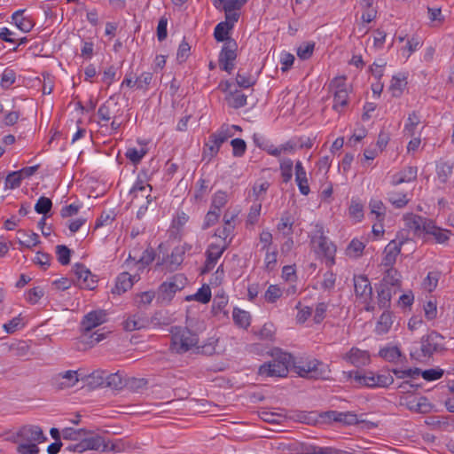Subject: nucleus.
Returning a JSON list of instances; mask_svg holds the SVG:
<instances>
[{
	"label": "nucleus",
	"instance_id": "38",
	"mask_svg": "<svg viewBox=\"0 0 454 454\" xmlns=\"http://www.w3.org/2000/svg\"><path fill=\"white\" fill-rule=\"evenodd\" d=\"M124 386H126V381L119 372L106 376V387L113 389H121Z\"/></svg>",
	"mask_w": 454,
	"mask_h": 454
},
{
	"label": "nucleus",
	"instance_id": "25",
	"mask_svg": "<svg viewBox=\"0 0 454 454\" xmlns=\"http://www.w3.org/2000/svg\"><path fill=\"white\" fill-rule=\"evenodd\" d=\"M417 173L418 168L416 167H407L393 176L392 184L398 185L405 182H411L417 178Z\"/></svg>",
	"mask_w": 454,
	"mask_h": 454
},
{
	"label": "nucleus",
	"instance_id": "35",
	"mask_svg": "<svg viewBox=\"0 0 454 454\" xmlns=\"http://www.w3.org/2000/svg\"><path fill=\"white\" fill-rule=\"evenodd\" d=\"M393 324L392 315L389 311H385L380 317L377 323L376 331L378 333H387L391 328Z\"/></svg>",
	"mask_w": 454,
	"mask_h": 454
},
{
	"label": "nucleus",
	"instance_id": "64",
	"mask_svg": "<svg viewBox=\"0 0 454 454\" xmlns=\"http://www.w3.org/2000/svg\"><path fill=\"white\" fill-rule=\"evenodd\" d=\"M293 222L291 218L286 215L282 216L280 223L278 224V230L282 231L284 235L289 236L293 232Z\"/></svg>",
	"mask_w": 454,
	"mask_h": 454
},
{
	"label": "nucleus",
	"instance_id": "42",
	"mask_svg": "<svg viewBox=\"0 0 454 454\" xmlns=\"http://www.w3.org/2000/svg\"><path fill=\"white\" fill-rule=\"evenodd\" d=\"M29 345L24 340H20L9 346V351L18 357L26 356L29 352Z\"/></svg>",
	"mask_w": 454,
	"mask_h": 454
},
{
	"label": "nucleus",
	"instance_id": "8",
	"mask_svg": "<svg viewBox=\"0 0 454 454\" xmlns=\"http://www.w3.org/2000/svg\"><path fill=\"white\" fill-rule=\"evenodd\" d=\"M329 88L333 91V108L337 112H341L348 105V92L345 77L334 78Z\"/></svg>",
	"mask_w": 454,
	"mask_h": 454
},
{
	"label": "nucleus",
	"instance_id": "46",
	"mask_svg": "<svg viewBox=\"0 0 454 454\" xmlns=\"http://www.w3.org/2000/svg\"><path fill=\"white\" fill-rule=\"evenodd\" d=\"M233 320L241 327H247L250 325V315L245 310L235 309L233 310Z\"/></svg>",
	"mask_w": 454,
	"mask_h": 454
},
{
	"label": "nucleus",
	"instance_id": "57",
	"mask_svg": "<svg viewBox=\"0 0 454 454\" xmlns=\"http://www.w3.org/2000/svg\"><path fill=\"white\" fill-rule=\"evenodd\" d=\"M145 153L146 150L143 148L139 150L137 148H129L125 155L133 164H137L140 162Z\"/></svg>",
	"mask_w": 454,
	"mask_h": 454
},
{
	"label": "nucleus",
	"instance_id": "5",
	"mask_svg": "<svg viewBox=\"0 0 454 454\" xmlns=\"http://www.w3.org/2000/svg\"><path fill=\"white\" fill-rule=\"evenodd\" d=\"M292 355L280 352L272 361L260 366L259 374L267 377H286L292 364Z\"/></svg>",
	"mask_w": 454,
	"mask_h": 454
},
{
	"label": "nucleus",
	"instance_id": "24",
	"mask_svg": "<svg viewBox=\"0 0 454 454\" xmlns=\"http://www.w3.org/2000/svg\"><path fill=\"white\" fill-rule=\"evenodd\" d=\"M117 103L114 102L110 98L104 103L98 110V114L102 121H108L111 119H115L118 111L116 110Z\"/></svg>",
	"mask_w": 454,
	"mask_h": 454
},
{
	"label": "nucleus",
	"instance_id": "49",
	"mask_svg": "<svg viewBox=\"0 0 454 454\" xmlns=\"http://www.w3.org/2000/svg\"><path fill=\"white\" fill-rule=\"evenodd\" d=\"M364 249V245L358 239H353L347 247V254L356 258L360 256Z\"/></svg>",
	"mask_w": 454,
	"mask_h": 454
},
{
	"label": "nucleus",
	"instance_id": "37",
	"mask_svg": "<svg viewBox=\"0 0 454 454\" xmlns=\"http://www.w3.org/2000/svg\"><path fill=\"white\" fill-rule=\"evenodd\" d=\"M83 444L85 445V450H101L106 451L107 446L105 444L104 439L100 436H92L82 439Z\"/></svg>",
	"mask_w": 454,
	"mask_h": 454
},
{
	"label": "nucleus",
	"instance_id": "16",
	"mask_svg": "<svg viewBox=\"0 0 454 454\" xmlns=\"http://www.w3.org/2000/svg\"><path fill=\"white\" fill-rule=\"evenodd\" d=\"M402 245L403 242H396L395 240H392L385 247L384 256L381 262V264L385 268H394L393 266L395 263L396 257L401 252Z\"/></svg>",
	"mask_w": 454,
	"mask_h": 454
},
{
	"label": "nucleus",
	"instance_id": "3",
	"mask_svg": "<svg viewBox=\"0 0 454 454\" xmlns=\"http://www.w3.org/2000/svg\"><path fill=\"white\" fill-rule=\"evenodd\" d=\"M292 365L294 371L302 378L306 379H326L329 372L327 366L317 359H300L295 361L293 357Z\"/></svg>",
	"mask_w": 454,
	"mask_h": 454
},
{
	"label": "nucleus",
	"instance_id": "19",
	"mask_svg": "<svg viewBox=\"0 0 454 454\" xmlns=\"http://www.w3.org/2000/svg\"><path fill=\"white\" fill-rule=\"evenodd\" d=\"M424 232L432 236L438 244H446L450 235V231L436 226L431 220L424 226Z\"/></svg>",
	"mask_w": 454,
	"mask_h": 454
},
{
	"label": "nucleus",
	"instance_id": "58",
	"mask_svg": "<svg viewBox=\"0 0 454 454\" xmlns=\"http://www.w3.org/2000/svg\"><path fill=\"white\" fill-rule=\"evenodd\" d=\"M22 181L21 175L19 171L11 172L5 178V186L9 189L18 188Z\"/></svg>",
	"mask_w": 454,
	"mask_h": 454
},
{
	"label": "nucleus",
	"instance_id": "31",
	"mask_svg": "<svg viewBox=\"0 0 454 454\" xmlns=\"http://www.w3.org/2000/svg\"><path fill=\"white\" fill-rule=\"evenodd\" d=\"M24 12L25 10H19L15 12L12 14V19L19 29L27 33L32 29L33 23L29 19L23 16Z\"/></svg>",
	"mask_w": 454,
	"mask_h": 454
},
{
	"label": "nucleus",
	"instance_id": "50",
	"mask_svg": "<svg viewBox=\"0 0 454 454\" xmlns=\"http://www.w3.org/2000/svg\"><path fill=\"white\" fill-rule=\"evenodd\" d=\"M419 122V116L416 114V112H412L411 114H409L407 123L404 126V132L407 135L412 137L414 135V130Z\"/></svg>",
	"mask_w": 454,
	"mask_h": 454
},
{
	"label": "nucleus",
	"instance_id": "36",
	"mask_svg": "<svg viewBox=\"0 0 454 454\" xmlns=\"http://www.w3.org/2000/svg\"><path fill=\"white\" fill-rule=\"evenodd\" d=\"M185 253L184 247H176L169 256L170 270H175L183 262Z\"/></svg>",
	"mask_w": 454,
	"mask_h": 454
},
{
	"label": "nucleus",
	"instance_id": "11",
	"mask_svg": "<svg viewBox=\"0 0 454 454\" xmlns=\"http://www.w3.org/2000/svg\"><path fill=\"white\" fill-rule=\"evenodd\" d=\"M187 278L183 274H176L172 278L162 283L160 286V298L162 301H170L173 295L184 288Z\"/></svg>",
	"mask_w": 454,
	"mask_h": 454
},
{
	"label": "nucleus",
	"instance_id": "62",
	"mask_svg": "<svg viewBox=\"0 0 454 454\" xmlns=\"http://www.w3.org/2000/svg\"><path fill=\"white\" fill-rule=\"evenodd\" d=\"M15 72L12 69L6 68L2 74L1 86L4 89H8L11 85H12L15 82Z\"/></svg>",
	"mask_w": 454,
	"mask_h": 454
},
{
	"label": "nucleus",
	"instance_id": "6",
	"mask_svg": "<svg viewBox=\"0 0 454 454\" xmlns=\"http://www.w3.org/2000/svg\"><path fill=\"white\" fill-rule=\"evenodd\" d=\"M311 244L315 252L325 258L328 266L334 264L336 247L324 235L322 228L311 238Z\"/></svg>",
	"mask_w": 454,
	"mask_h": 454
},
{
	"label": "nucleus",
	"instance_id": "20",
	"mask_svg": "<svg viewBox=\"0 0 454 454\" xmlns=\"http://www.w3.org/2000/svg\"><path fill=\"white\" fill-rule=\"evenodd\" d=\"M232 136L233 133L230 130L229 126H223L218 133H213L210 135V141L215 144V145H210V156L212 157L215 155L222 144Z\"/></svg>",
	"mask_w": 454,
	"mask_h": 454
},
{
	"label": "nucleus",
	"instance_id": "34",
	"mask_svg": "<svg viewBox=\"0 0 454 454\" xmlns=\"http://www.w3.org/2000/svg\"><path fill=\"white\" fill-rule=\"evenodd\" d=\"M87 386L90 388L106 387V372L103 371L93 372L87 377Z\"/></svg>",
	"mask_w": 454,
	"mask_h": 454
},
{
	"label": "nucleus",
	"instance_id": "39",
	"mask_svg": "<svg viewBox=\"0 0 454 454\" xmlns=\"http://www.w3.org/2000/svg\"><path fill=\"white\" fill-rule=\"evenodd\" d=\"M211 299V290L208 286L203 285L194 295L187 296L186 300H195L203 304L207 303Z\"/></svg>",
	"mask_w": 454,
	"mask_h": 454
},
{
	"label": "nucleus",
	"instance_id": "21",
	"mask_svg": "<svg viewBox=\"0 0 454 454\" xmlns=\"http://www.w3.org/2000/svg\"><path fill=\"white\" fill-rule=\"evenodd\" d=\"M326 416L329 419L336 422L343 423L344 425H356L361 421L358 419L356 414L352 412H339L335 411L326 412Z\"/></svg>",
	"mask_w": 454,
	"mask_h": 454
},
{
	"label": "nucleus",
	"instance_id": "55",
	"mask_svg": "<svg viewBox=\"0 0 454 454\" xmlns=\"http://www.w3.org/2000/svg\"><path fill=\"white\" fill-rule=\"evenodd\" d=\"M314 48V43H303L297 49V56L301 59H309L312 56Z\"/></svg>",
	"mask_w": 454,
	"mask_h": 454
},
{
	"label": "nucleus",
	"instance_id": "51",
	"mask_svg": "<svg viewBox=\"0 0 454 454\" xmlns=\"http://www.w3.org/2000/svg\"><path fill=\"white\" fill-rule=\"evenodd\" d=\"M225 247L218 245H210L207 251V262L215 263L216 261L221 257Z\"/></svg>",
	"mask_w": 454,
	"mask_h": 454
},
{
	"label": "nucleus",
	"instance_id": "41",
	"mask_svg": "<svg viewBox=\"0 0 454 454\" xmlns=\"http://www.w3.org/2000/svg\"><path fill=\"white\" fill-rule=\"evenodd\" d=\"M391 372L398 379H417L420 376L421 370L419 368H409V369H392Z\"/></svg>",
	"mask_w": 454,
	"mask_h": 454
},
{
	"label": "nucleus",
	"instance_id": "32",
	"mask_svg": "<svg viewBox=\"0 0 454 454\" xmlns=\"http://www.w3.org/2000/svg\"><path fill=\"white\" fill-rule=\"evenodd\" d=\"M453 163L441 161L436 165L437 177L441 183L445 184L452 174Z\"/></svg>",
	"mask_w": 454,
	"mask_h": 454
},
{
	"label": "nucleus",
	"instance_id": "63",
	"mask_svg": "<svg viewBox=\"0 0 454 454\" xmlns=\"http://www.w3.org/2000/svg\"><path fill=\"white\" fill-rule=\"evenodd\" d=\"M438 279H439L438 272H429L423 282L424 287L428 292L434 291L437 286Z\"/></svg>",
	"mask_w": 454,
	"mask_h": 454
},
{
	"label": "nucleus",
	"instance_id": "52",
	"mask_svg": "<svg viewBox=\"0 0 454 454\" xmlns=\"http://www.w3.org/2000/svg\"><path fill=\"white\" fill-rule=\"evenodd\" d=\"M293 165H294L293 160L290 159L283 160L280 162L281 175L283 177V181L285 183H287L292 179Z\"/></svg>",
	"mask_w": 454,
	"mask_h": 454
},
{
	"label": "nucleus",
	"instance_id": "13",
	"mask_svg": "<svg viewBox=\"0 0 454 454\" xmlns=\"http://www.w3.org/2000/svg\"><path fill=\"white\" fill-rule=\"evenodd\" d=\"M342 358L356 367L365 366L371 361L368 351L362 350L355 347L346 353Z\"/></svg>",
	"mask_w": 454,
	"mask_h": 454
},
{
	"label": "nucleus",
	"instance_id": "45",
	"mask_svg": "<svg viewBox=\"0 0 454 454\" xmlns=\"http://www.w3.org/2000/svg\"><path fill=\"white\" fill-rule=\"evenodd\" d=\"M231 28L228 25V23L220 22L216 25L214 32V36L218 42H227L230 38L227 36L229 31Z\"/></svg>",
	"mask_w": 454,
	"mask_h": 454
},
{
	"label": "nucleus",
	"instance_id": "56",
	"mask_svg": "<svg viewBox=\"0 0 454 454\" xmlns=\"http://www.w3.org/2000/svg\"><path fill=\"white\" fill-rule=\"evenodd\" d=\"M148 380L144 378H130L126 380V386L133 391L138 392L146 387Z\"/></svg>",
	"mask_w": 454,
	"mask_h": 454
},
{
	"label": "nucleus",
	"instance_id": "40",
	"mask_svg": "<svg viewBox=\"0 0 454 454\" xmlns=\"http://www.w3.org/2000/svg\"><path fill=\"white\" fill-rule=\"evenodd\" d=\"M380 356L387 362L396 363L402 356V353L397 347H390L380 349Z\"/></svg>",
	"mask_w": 454,
	"mask_h": 454
},
{
	"label": "nucleus",
	"instance_id": "47",
	"mask_svg": "<svg viewBox=\"0 0 454 454\" xmlns=\"http://www.w3.org/2000/svg\"><path fill=\"white\" fill-rule=\"evenodd\" d=\"M428 19L433 27H439L444 22V16L442 14L441 8H427Z\"/></svg>",
	"mask_w": 454,
	"mask_h": 454
},
{
	"label": "nucleus",
	"instance_id": "48",
	"mask_svg": "<svg viewBox=\"0 0 454 454\" xmlns=\"http://www.w3.org/2000/svg\"><path fill=\"white\" fill-rule=\"evenodd\" d=\"M388 200L397 208L403 207L409 201L406 194L396 192H390L388 193Z\"/></svg>",
	"mask_w": 454,
	"mask_h": 454
},
{
	"label": "nucleus",
	"instance_id": "12",
	"mask_svg": "<svg viewBox=\"0 0 454 454\" xmlns=\"http://www.w3.org/2000/svg\"><path fill=\"white\" fill-rule=\"evenodd\" d=\"M76 277V283L81 288L94 290L97 286V277L82 263H75L73 267Z\"/></svg>",
	"mask_w": 454,
	"mask_h": 454
},
{
	"label": "nucleus",
	"instance_id": "54",
	"mask_svg": "<svg viewBox=\"0 0 454 454\" xmlns=\"http://www.w3.org/2000/svg\"><path fill=\"white\" fill-rule=\"evenodd\" d=\"M52 202L49 198L40 197L35 206V210L38 214L46 215L51 209Z\"/></svg>",
	"mask_w": 454,
	"mask_h": 454
},
{
	"label": "nucleus",
	"instance_id": "4",
	"mask_svg": "<svg viewBox=\"0 0 454 454\" xmlns=\"http://www.w3.org/2000/svg\"><path fill=\"white\" fill-rule=\"evenodd\" d=\"M151 192L152 186L144 183L142 180L137 181L131 188L129 192V195L131 196L130 204L138 207L137 213V218H141L145 215L148 205L152 202Z\"/></svg>",
	"mask_w": 454,
	"mask_h": 454
},
{
	"label": "nucleus",
	"instance_id": "29",
	"mask_svg": "<svg viewBox=\"0 0 454 454\" xmlns=\"http://www.w3.org/2000/svg\"><path fill=\"white\" fill-rule=\"evenodd\" d=\"M226 101L229 106L238 109L247 105V96L238 90L230 91L226 96Z\"/></svg>",
	"mask_w": 454,
	"mask_h": 454
},
{
	"label": "nucleus",
	"instance_id": "53",
	"mask_svg": "<svg viewBox=\"0 0 454 454\" xmlns=\"http://www.w3.org/2000/svg\"><path fill=\"white\" fill-rule=\"evenodd\" d=\"M58 261L62 265H67L70 262L71 250L65 245H59L56 247Z\"/></svg>",
	"mask_w": 454,
	"mask_h": 454
},
{
	"label": "nucleus",
	"instance_id": "30",
	"mask_svg": "<svg viewBox=\"0 0 454 454\" xmlns=\"http://www.w3.org/2000/svg\"><path fill=\"white\" fill-rule=\"evenodd\" d=\"M405 405L410 411L418 413H427L431 411L432 408L431 404L427 401V398L424 396L420 397L418 401H408Z\"/></svg>",
	"mask_w": 454,
	"mask_h": 454
},
{
	"label": "nucleus",
	"instance_id": "28",
	"mask_svg": "<svg viewBox=\"0 0 454 454\" xmlns=\"http://www.w3.org/2000/svg\"><path fill=\"white\" fill-rule=\"evenodd\" d=\"M133 286L132 276L128 272H122L119 275L116 280L115 287L113 289V293L121 294L125 293Z\"/></svg>",
	"mask_w": 454,
	"mask_h": 454
},
{
	"label": "nucleus",
	"instance_id": "60",
	"mask_svg": "<svg viewBox=\"0 0 454 454\" xmlns=\"http://www.w3.org/2000/svg\"><path fill=\"white\" fill-rule=\"evenodd\" d=\"M228 303L227 296L216 295L213 300L212 311L215 315L222 312Z\"/></svg>",
	"mask_w": 454,
	"mask_h": 454
},
{
	"label": "nucleus",
	"instance_id": "23",
	"mask_svg": "<svg viewBox=\"0 0 454 454\" xmlns=\"http://www.w3.org/2000/svg\"><path fill=\"white\" fill-rule=\"evenodd\" d=\"M404 221L406 223V226L412 230L414 234L417 235L421 231L424 232V226L427 225L430 220L414 214H408L404 216Z\"/></svg>",
	"mask_w": 454,
	"mask_h": 454
},
{
	"label": "nucleus",
	"instance_id": "61",
	"mask_svg": "<svg viewBox=\"0 0 454 454\" xmlns=\"http://www.w3.org/2000/svg\"><path fill=\"white\" fill-rule=\"evenodd\" d=\"M444 372L442 369L436 368V369H428L425 371H421L420 375L423 377L424 380L427 381H432L439 380L442 377Z\"/></svg>",
	"mask_w": 454,
	"mask_h": 454
},
{
	"label": "nucleus",
	"instance_id": "2",
	"mask_svg": "<svg viewBox=\"0 0 454 454\" xmlns=\"http://www.w3.org/2000/svg\"><path fill=\"white\" fill-rule=\"evenodd\" d=\"M171 348L178 354L193 350L199 343V336L188 327L174 326L171 328Z\"/></svg>",
	"mask_w": 454,
	"mask_h": 454
},
{
	"label": "nucleus",
	"instance_id": "59",
	"mask_svg": "<svg viewBox=\"0 0 454 454\" xmlns=\"http://www.w3.org/2000/svg\"><path fill=\"white\" fill-rule=\"evenodd\" d=\"M294 148H295L294 144H293L292 142H287L286 144L282 145L279 147L270 146L267 149V152L269 154L278 157L282 153L294 152Z\"/></svg>",
	"mask_w": 454,
	"mask_h": 454
},
{
	"label": "nucleus",
	"instance_id": "43",
	"mask_svg": "<svg viewBox=\"0 0 454 454\" xmlns=\"http://www.w3.org/2000/svg\"><path fill=\"white\" fill-rule=\"evenodd\" d=\"M371 213L376 215V218L380 222L384 219L386 208L380 200H371L369 203Z\"/></svg>",
	"mask_w": 454,
	"mask_h": 454
},
{
	"label": "nucleus",
	"instance_id": "27",
	"mask_svg": "<svg viewBox=\"0 0 454 454\" xmlns=\"http://www.w3.org/2000/svg\"><path fill=\"white\" fill-rule=\"evenodd\" d=\"M148 325V319L141 314H135L124 322L126 331H135L145 328Z\"/></svg>",
	"mask_w": 454,
	"mask_h": 454
},
{
	"label": "nucleus",
	"instance_id": "26",
	"mask_svg": "<svg viewBox=\"0 0 454 454\" xmlns=\"http://www.w3.org/2000/svg\"><path fill=\"white\" fill-rule=\"evenodd\" d=\"M377 289V299L378 305L380 309H387L390 307L391 298L397 291L388 287H383L378 285Z\"/></svg>",
	"mask_w": 454,
	"mask_h": 454
},
{
	"label": "nucleus",
	"instance_id": "18",
	"mask_svg": "<svg viewBox=\"0 0 454 454\" xmlns=\"http://www.w3.org/2000/svg\"><path fill=\"white\" fill-rule=\"evenodd\" d=\"M439 338H441V336L434 332L422 337L420 349L424 356H430L439 350Z\"/></svg>",
	"mask_w": 454,
	"mask_h": 454
},
{
	"label": "nucleus",
	"instance_id": "15",
	"mask_svg": "<svg viewBox=\"0 0 454 454\" xmlns=\"http://www.w3.org/2000/svg\"><path fill=\"white\" fill-rule=\"evenodd\" d=\"M79 381L76 371L60 372L52 378V384L59 389L74 387Z\"/></svg>",
	"mask_w": 454,
	"mask_h": 454
},
{
	"label": "nucleus",
	"instance_id": "44",
	"mask_svg": "<svg viewBox=\"0 0 454 454\" xmlns=\"http://www.w3.org/2000/svg\"><path fill=\"white\" fill-rule=\"evenodd\" d=\"M228 201V195L223 191L216 192L212 198L211 208L220 212L221 208L225 206Z\"/></svg>",
	"mask_w": 454,
	"mask_h": 454
},
{
	"label": "nucleus",
	"instance_id": "22",
	"mask_svg": "<svg viewBox=\"0 0 454 454\" xmlns=\"http://www.w3.org/2000/svg\"><path fill=\"white\" fill-rule=\"evenodd\" d=\"M295 181L300 192L303 195H308L309 193V186L308 184L307 173L300 160L295 164Z\"/></svg>",
	"mask_w": 454,
	"mask_h": 454
},
{
	"label": "nucleus",
	"instance_id": "33",
	"mask_svg": "<svg viewBox=\"0 0 454 454\" xmlns=\"http://www.w3.org/2000/svg\"><path fill=\"white\" fill-rule=\"evenodd\" d=\"M217 342L218 339H215L214 337L209 338L203 345L199 346L197 344L195 349H193V352L195 354L212 356L215 353Z\"/></svg>",
	"mask_w": 454,
	"mask_h": 454
},
{
	"label": "nucleus",
	"instance_id": "1",
	"mask_svg": "<svg viewBox=\"0 0 454 454\" xmlns=\"http://www.w3.org/2000/svg\"><path fill=\"white\" fill-rule=\"evenodd\" d=\"M21 442L17 446L19 454H39V443L47 440L42 428L35 425H27L19 429Z\"/></svg>",
	"mask_w": 454,
	"mask_h": 454
},
{
	"label": "nucleus",
	"instance_id": "9",
	"mask_svg": "<svg viewBox=\"0 0 454 454\" xmlns=\"http://www.w3.org/2000/svg\"><path fill=\"white\" fill-rule=\"evenodd\" d=\"M354 379L359 384L369 387H387L394 382V378L390 374H377L372 372L364 374L356 372Z\"/></svg>",
	"mask_w": 454,
	"mask_h": 454
},
{
	"label": "nucleus",
	"instance_id": "10",
	"mask_svg": "<svg viewBox=\"0 0 454 454\" xmlns=\"http://www.w3.org/2000/svg\"><path fill=\"white\" fill-rule=\"evenodd\" d=\"M238 44L235 40L229 39L224 43L219 54V67L222 70L231 74L235 67Z\"/></svg>",
	"mask_w": 454,
	"mask_h": 454
},
{
	"label": "nucleus",
	"instance_id": "17",
	"mask_svg": "<svg viewBox=\"0 0 454 454\" xmlns=\"http://www.w3.org/2000/svg\"><path fill=\"white\" fill-rule=\"evenodd\" d=\"M401 278V274L396 269L387 268L379 285L398 291L402 286Z\"/></svg>",
	"mask_w": 454,
	"mask_h": 454
},
{
	"label": "nucleus",
	"instance_id": "14",
	"mask_svg": "<svg viewBox=\"0 0 454 454\" xmlns=\"http://www.w3.org/2000/svg\"><path fill=\"white\" fill-rule=\"evenodd\" d=\"M106 315L103 310L90 311L84 316L81 323L82 330L85 333H90L93 328L100 325L106 321Z\"/></svg>",
	"mask_w": 454,
	"mask_h": 454
},
{
	"label": "nucleus",
	"instance_id": "7",
	"mask_svg": "<svg viewBox=\"0 0 454 454\" xmlns=\"http://www.w3.org/2000/svg\"><path fill=\"white\" fill-rule=\"evenodd\" d=\"M354 289L356 296L364 304L366 311H373L374 306L372 301V287L368 278L364 275L354 277Z\"/></svg>",
	"mask_w": 454,
	"mask_h": 454
}]
</instances>
